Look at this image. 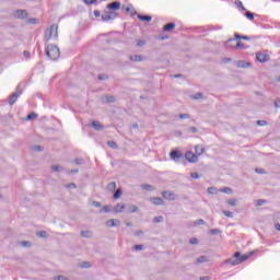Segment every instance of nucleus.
I'll return each mask as SVG.
<instances>
[{"label":"nucleus","instance_id":"obj_20","mask_svg":"<svg viewBox=\"0 0 280 280\" xmlns=\"http://www.w3.org/2000/svg\"><path fill=\"white\" fill-rule=\"evenodd\" d=\"M92 128H94V130H103L104 126L100 124V121H92Z\"/></svg>","mask_w":280,"mask_h":280},{"label":"nucleus","instance_id":"obj_19","mask_svg":"<svg viewBox=\"0 0 280 280\" xmlns=\"http://www.w3.org/2000/svg\"><path fill=\"white\" fill-rule=\"evenodd\" d=\"M226 205H229V207H237V199L236 198H229L225 200Z\"/></svg>","mask_w":280,"mask_h":280},{"label":"nucleus","instance_id":"obj_29","mask_svg":"<svg viewBox=\"0 0 280 280\" xmlns=\"http://www.w3.org/2000/svg\"><path fill=\"white\" fill-rule=\"evenodd\" d=\"M36 117H38V115L36 113H31L27 115L26 119L28 121H32V119H36Z\"/></svg>","mask_w":280,"mask_h":280},{"label":"nucleus","instance_id":"obj_10","mask_svg":"<svg viewBox=\"0 0 280 280\" xmlns=\"http://www.w3.org/2000/svg\"><path fill=\"white\" fill-rule=\"evenodd\" d=\"M15 19H27V11L25 10H18L13 13Z\"/></svg>","mask_w":280,"mask_h":280},{"label":"nucleus","instance_id":"obj_23","mask_svg":"<svg viewBox=\"0 0 280 280\" xmlns=\"http://www.w3.org/2000/svg\"><path fill=\"white\" fill-rule=\"evenodd\" d=\"M81 236L82 237H93V232L89 231V230H84V231H81Z\"/></svg>","mask_w":280,"mask_h":280},{"label":"nucleus","instance_id":"obj_63","mask_svg":"<svg viewBox=\"0 0 280 280\" xmlns=\"http://www.w3.org/2000/svg\"><path fill=\"white\" fill-rule=\"evenodd\" d=\"M98 80H106V75H100Z\"/></svg>","mask_w":280,"mask_h":280},{"label":"nucleus","instance_id":"obj_61","mask_svg":"<svg viewBox=\"0 0 280 280\" xmlns=\"http://www.w3.org/2000/svg\"><path fill=\"white\" fill-rule=\"evenodd\" d=\"M199 280H209V277L203 276V277H200Z\"/></svg>","mask_w":280,"mask_h":280},{"label":"nucleus","instance_id":"obj_41","mask_svg":"<svg viewBox=\"0 0 280 280\" xmlns=\"http://www.w3.org/2000/svg\"><path fill=\"white\" fill-rule=\"evenodd\" d=\"M37 237H47V232L45 231L37 232Z\"/></svg>","mask_w":280,"mask_h":280},{"label":"nucleus","instance_id":"obj_31","mask_svg":"<svg viewBox=\"0 0 280 280\" xmlns=\"http://www.w3.org/2000/svg\"><path fill=\"white\" fill-rule=\"evenodd\" d=\"M121 198V189L116 190L114 194V200H119Z\"/></svg>","mask_w":280,"mask_h":280},{"label":"nucleus","instance_id":"obj_40","mask_svg":"<svg viewBox=\"0 0 280 280\" xmlns=\"http://www.w3.org/2000/svg\"><path fill=\"white\" fill-rule=\"evenodd\" d=\"M220 229H213V230H210V234L211 235H220Z\"/></svg>","mask_w":280,"mask_h":280},{"label":"nucleus","instance_id":"obj_7","mask_svg":"<svg viewBox=\"0 0 280 280\" xmlns=\"http://www.w3.org/2000/svg\"><path fill=\"white\" fill-rule=\"evenodd\" d=\"M114 213H126V203L118 202L114 206Z\"/></svg>","mask_w":280,"mask_h":280},{"label":"nucleus","instance_id":"obj_60","mask_svg":"<svg viewBox=\"0 0 280 280\" xmlns=\"http://www.w3.org/2000/svg\"><path fill=\"white\" fill-rule=\"evenodd\" d=\"M275 229H276V231H280V224H279V223H276V224H275Z\"/></svg>","mask_w":280,"mask_h":280},{"label":"nucleus","instance_id":"obj_25","mask_svg":"<svg viewBox=\"0 0 280 280\" xmlns=\"http://www.w3.org/2000/svg\"><path fill=\"white\" fill-rule=\"evenodd\" d=\"M254 205H255V207H264V205H266V200L256 199V200H254Z\"/></svg>","mask_w":280,"mask_h":280},{"label":"nucleus","instance_id":"obj_42","mask_svg":"<svg viewBox=\"0 0 280 280\" xmlns=\"http://www.w3.org/2000/svg\"><path fill=\"white\" fill-rule=\"evenodd\" d=\"M192 100H202V93H196L192 95Z\"/></svg>","mask_w":280,"mask_h":280},{"label":"nucleus","instance_id":"obj_47","mask_svg":"<svg viewBox=\"0 0 280 280\" xmlns=\"http://www.w3.org/2000/svg\"><path fill=\"white\" fill-rule=\"evenodd\" d=\"M86 5H92V3H95L97 0H83Z\"/></svg>","mask_w":280,"mask_h":280},{"label":"nucleus","instance_id":"obj_43","mask_svg":"<svg viewBox=\"0 0 280 280\" xmlns=\"http://www.w3.org/2000/svg\"><path fill=\"white\" fill-rule=\"evenodd\" d=\"M188 132H191L192 135H196L198 132V128L196 127H189Z\"/></svg>","mask_w":280,"mask_h":280},{"label":"nucleus","instance_id":"obj_26","mask_svg":"<svg viewBox=\"0 0 280 280\" xmlns=\"http://www.w3.org/2000/svg\"><path fill=\"white\" fill-rule=\"evenodd\" d=\"M128 211L129 213H137V211H139V207L132 205L128 207Z\"/></svg>","mask_w":280,"mask_h":280},{"label":"nucleus","instance_id":"obj_53","mask_svg":"<svg viewBox=\"0 0 280 280\" xmlns=\"http://www.w3.org/2000/svg\"><path fill=\"white\" fill-rule=\"evenodd\" d=\"M234 47H235V49H242L243 44L241 42H238Z\"/></svg>","mask_w":280,"mask_h":280},{"label":"nucleus","instance_id":"obj_38","mask_svg":"<svg viewBox=\"0 0 280 280\" xmlns=\"http://www.w3.org/2000/svg\"><path fill=\"white\" fill-rule=\"evenodd\" d=\"M107 145H108L109 148H113V150H116V148H117V143H116L115 141H108V142H107Z\"/></svg>","mask_w":280,"mask_h":280},{"label":"nucleus","instance_id":"obj_22","mask_svg":"<svg viewBox=\"0 0 280 280\" xmlns=\"http://www.w3.org/2000/svg\"><path fill=\"white\" fill-rule=\"evenodd\" d=\"M174 27H176L175 23H168V24L164 25L163 30H164V32H172V30H174Z\"/></svg>","mask_w":280,"mask_h":280},{"label":"nucleus","instance_id":"obj_18","mask_svg":"<svg viewBox=\"0 0 280 280\" xmlns=\"http://www.w3.org/2000/svg\"><path fill=\"white\" fill-rule=\"evenodd\" d=\"M119 8H121L120 2H112L107 4V10H119Z\"/></svg>","mask_w":280,"mask_h":280},{"label":"nucleus","instance_id":"obj_8","mask_svg":"<svg viewBox=\"0 0 280 280\" xmlns=\"http://www.w3.org/2000/svg\"><path fill=\"white\" fill-rule=\"evenodd\" d=\"M162 198H164V200L172 201V200H176L177 196L172 191H163Z\"/></svg>","mask_w":280,"mask_h":280},{"label":"nucleus","instance_id":"obj_55","mask_svg":"<svg viewBox=\"0 0 280 280\" xmlns=\"http://www.w3.org/2000/svg\"><path fill=\"white\" fill-rule=\"evenodd\" d=\"M190 244H192V245L198 244V238H190Z\"/></svg>","mask_w":280,"mask_h":280},{"label":"nucleus","instance_id":"obj_6","mask_svg":"<svg viewBox=\"0 0 280 280\" xmlns=\"http://www.w3.org/2000/svg\"><path fill=\"white\" fill-rule=\"evenodd\" d=\"M185 159L188 161V163H198V155L196 153H192L191 151H187L185 153Z\"/></svg>","mask_w":280,"mask_h":280},{"label":"nucleus","instance_id":"obj_57","mask_svg":"<svg viewBox=\"0 0 280 280\" xmlns=\"http://www.w3.org/2000/svg\"><path fill=\"white\" fill-rule=\"evenodd\" d=\"M275 106H276V108H280V100H277V101L275 102Z\"/></svg>","mask_w":280,"mask_h":280},{"label":"nucleus","instance_id":"obj_59","mask_svg":"<svg viewBox=\"0 0 280 280\" xmlns=\"http://www.w3.org/2000/svg\"><path fill=\"white\" fill-rule=\"evenodd\" d=\"M94 16H96V19L100 18V16H101L100 11L95 10V11H94Z\"/></svg>","mask_w":280,"mask_h":280},{"label":"nucleus","instance_id":"obj_50","mask_svg":"<svg viewBox=\"0 0 280 280\" xmlns=\"http://www.w3.org/2000/svg\"><path fill=\"white\" fill-rule=\"evenodd\" d=\"M195 224L197 225L205 224V220L198 219L197 221H195Z\"/></svg>","mask_w":280,"mask_h":280},{"label":"nucleus","instance_id":"obj_54","mask_svg":"<svg viewBox=\"0 0 280 280\" xmlns=\"http://www.w3.org/2000/svg\"><path fill=\"white\" fill-rule=\"evenodd\" d=\"M163 221V217H155L154 218V222H162Z\"/></svg>","mask_w":280,"mask_h":280},{"label":"nucleus","instance_id":"obj_39","mask_svg":"<svg viewBox=\"0 0 280 280\" xmlns=\"http://www.w3.org/2000/svg\"><path fill=\"white\" fill-rule=\"evenodd\" d=\"M246 19H248L249 21H253V19H255V15L252 12H246L245 13Z\"/></svg>","mask_w":280,"mask_h":280},{"label":"nucleus","instance_id":"obj_24","mask_svg":"<svg viewBox=\"0 0 280 280\" xmlns=\"http://www.w3.org/2000/svg\"><path fill=\"white\" fill-rule=\"evenodd\" d=\"M138 19L140 21H144L147 23H150V21H152V16H150V15H138Z\"/></svg>","mask_w":280,"mask_h":280},{"label":"nucleus","instance_id":"obj_64","mask_svg":"<svg viewBox=\"0 0 280 280\" xmlns=\"http://www.w3.org/2000/svg\"><path fill=\"white\" fill-rule=\"evenodd\" d=\"M126 226H132V223L127 222V223H126Z\"/></svg>","mask_w":280,"mask_h":280},{"label":"nucleus","instance_id":"obj_44","mask_svg":"<svg viewBox=\"0 0 280 280\" xmlns=\"http://www.w3.org/2000/svg\"><path fill=\"white\" fill-rule=\"evenodd\" d=\"M142 189H145V191H152L154 188L151 185H143Z\"/></svg>","mask_w":280,"mask_h":280},{"label":"nucleus","instance_id":"obj_15","mask_svg":"<svg viewBox=\"0 0 280 280\" xmlns=\"http://www.w3.org/2000/svg\"><path fill=\"white\" fill-rule=\"evenodd\" d=\"M236 67L238 69H248L250 67V62H248L246 60H240L236 62Z\"/></svg>","mask_w":280,"mask_h":280},{"label":"nucleus","instance_id":"obj_51","mask_svg":"<svg viewBox=\"0 0 280 280\" xmlns=\"http://www.w3.org/2000/svg\"><path fill=\"white\" fill-rule=\"evenodd\" d=\"M92 205L93 207H96V208L102 207V203L100 201H93Z\"/></svg>","mask_w":280,"mask_h":280},{"label":"nucleus","instance_id":"obj_5","mask_svg":"<svg viewBox=\"0 0 280 280\" xmlns=\"http://www.w3.org/2000/svg\"><path fill=\"white\" fill-rule=\"evenodd\" d=\"M120 225H121V221H119V219H109L105 222V226L107 229H115Z\"/></svg>","mask_w":280,"mask_h":280},{"label":"nucleus","instance_id":"obj_17","mask_svg":"<svg viewBox=\"0 0 280 280\" xmlns=\"http://www.w3.org/2000/svg\"><path fill=\"white\" fill-rule=\"evenodd\" d=\"M195 154L197 158L201 156V154H205V147L200 144L195 145Z\"/></svg>","mask_w":280,"mask_h":280},{"label":"nucleus","instance_id":"obj_56","mask_svg":"<svg viewBox=\"0 0 280 280\" xmlns=\"http://www.w3.org/2000/svg\"><path fill=\"white\" fill-rule=\"evenodd\" d=\"M257 125H258V126H266V120H258V121H257Z\"/></svg>","mask_w":280,"mask_h":280},{"label":"nucleus","instance_id":"obj_21","mask_svg":"<svg viewBox=\"0 0 280 280\" xmlns=\"http://www.w3.org/2000/svg\"><path fill=\"white\" fill-rule=\"evenodd\" d=\"M207 261H209V256L197 257V264H207Z\"/></svg>","mask_w":280,"mask_h":280},{"label":"nucleus","instance_id":"obj_12","mask_svg":"<svg viewBox=\"0 0 280 280\" xmlns=\"http://www.w3.org/2000/svg\"><path fill=\"white\" fill-rule=\"evenodd\" d=\"M21 96V91L20 90H16L12 96L10 97L9 100V104H15L16 103V100H19V97Z\"/></svg>","mask_w":280,"mask_h":280},{"label":"nucleus","instance_id":"obj_14","mask_svg":"<svg viewBox=\"0 0 280 280\" xmlns=\"http://www.w3.org/2000/svg\"><path fill=\"white\" fill-rule=\"evenodd\" d=\"M129 60H131V62H143L145 60V57L141 55H132L129 57Z\"/></svg>","mask_w":280,"mask_h":280},{"label":"nucleus","instance_id":"obj_32","mask_svg":"<svg viewBox=\"0 0 280 280\" xmlns=\"http://www.w3.org/2000/svg\"><path fill=\"white\" fill-rule=\"evenodd\" d=\"M235 36V38H237V39H242V40H250V37L249 36H242V35H240V34H235L234 35Z\"/></svg>","mask_w":280,"mask_h":280},{"label":"nucleus","instance_id":"obj_62","mask_svg":"<svg viewBox=\"0 0 280 280\" xmlns=\"http://www.w3.org/2000/svg\"><path fill=\"white\" fill-rule=\"evenodd\" d=\"M30 23H31L32 25H35L36 20H35V19H31V20H30Z\"/></svg>","mask_w":280,"mask_h":280},{"label":"nucleus","instance_id":"obj_48","mask_svg":"<svg viewBox=\"0 0 280 280\" xmlns=\"http://www.w3.org/2000/svg\"><path fill=\"white\" fill-rule=\"evenodd\" d=\"M55 280H67V277H65V276H56Z\"/></svg>","mask_w":280,"mask_h":280},{"label":"nucleus","instance_id":"obj_58","mask_svg":"<svg viewBox=\"0 0 280 280\" xmlns=\"http://www.w3.org/2000/svg\"><path fill=\"white\" fill-rule=\"evenodd\" d=\"M115 187H116V184H115V183H110V184L108 185V188H109V189H115Z\"/></svg>","mask_w":280,"mask_h":280},{"label":"nucleus","instance_id":"obj_13","mask_svg":"<svg viewBox=\"0 0 280 280\" xmlns=\"http://www.w3.org/2000/svg\"><path fill=\"white\" fill-rule=\"evenodd\" d=\"M180 156H183V153L180 151L173 150L170 153V158L172 161H176V160L180 159Z\"/></svg>","mask_w":280,"mask_h":280},{"label":"nucleus","instance_id":"obj_27","mask_svg":"<svg viewBox=\"0 0 280 280\" xmlns=\"http://www.w3.org/2000/svg\"><path fill=\"white\" fill-rule=\"evenodd\" d=\"M52 172H62V166L55 164L51 166Z\"/></svg>","mask_w":280,"mask_h":280},{"label":"nucleus","instance_id":"obj_45","mask_svg":"<svg viewBox=\"0 0 280 280\" xmlns=\"http://www.w3.org/2000/svg\"><path fill=\"white\" fill-rule=\"evenodd\" d=\"M105 100H106V102H108L109 104H112V102H115L114 96H106Z\"/></svg>","mask_w":280,"mask_h":280},{"label":"nucleus","instance_id":"obj_9","mask_svg":"<svg viewBox=\"0 0 280 280\" xmlns=\"http://www.w3.org/2000/svg\"><path fill=\"white\" fill-rule=\"evenodd\" d=\"M256 58H257L258 62H268V60H270V56H268V54H264V52H258L256 55Z\"/></svg>","mask_w":280,"mask_h":280},{"label":"nucleus","instance_id":"obj_37","mask_svg":"<svg viewBox=\"0 0 280 280\" xmlns=\"http://www.w3.org/2000/svg\"><path fill=\"white\" fill-rule=\"evenodd\" d=\"M21 246H24L25 248H30V246H32V243L30 241H23L21 242Z\"/></svg>","mask_w":280,"mask_h":280},{"label":"nucleus","instance_id":"obj_49","mask_svg":"<svg viewBox=\"0 0 280 280\" xmlns=\"http://www.w3.org/2000/svg\"><path fill=\"white\" fill-rule=\"evenodd\" d=\"M135 250H143V245H135Z\"/></svg>","mask_w":280,"mask_h":280},{"label":"nucleus","instance_id":"obj_4","mask_svg":"<svg viewBox=\"0 0 280 280\" xmlns=\"http://www.w3.org/2000/svg\"><path fill=\"white\" fill-rule=\"evenodd\" d=\"M117 19V12L115 11H105L102 14V21H115Z\"/></svg>","mask_w":280,"mask_h":280},{"label":"nucleus","instance_id":"obj_34","mask_svg":"<svg viewBox=\"0 0 280 280\" xmlns=\"http://www.w3.org/2000/svg\"><path fill=\"white\" fill-rule=\"evenodd\" d=\"M208 194H211V195L218 194V188H215V187H209V188H208Z\"/></svg>","mask_w":280,"mask_h":280},{"label":"nucleus","instance_id":"obj_35","mask_svg":"<svg viewBox=\"0 0 280 280\" xmlns=\"http://www.w3.org/2000/svg\"><path fill=\"white\" fill-rule=\"evenodd\" d=\"M178 119H190V115L189 114H179L178 116Z\"/></svg>","mask_w":280,"mask_h":280},{"label":"nucleus","instance_id":"obj_36","mask_svg":"<svg viewBox=\"0 0 280 280\" xmlns=\"http://www.w3.org/2000/svg\"><path fill=\"white\" fill-rule=\"evenodd\" d=\"M223 215H225L226 218H233V212L229 211V210H223L222 211Z\"/></svg>","mask_w":280,"mask_h":280},{"label":"nucleus","instance_id":"obj_30","mask_svg":"<svg viewBox=\"0 0 280 280\" xmlns=\"http://www.w3.org/2000/svg\"><path fill=\"white\" fill-rule=\"evenodd\" d=\"M144 45H145V40H143V39L136 40V47H143Z\"/></svg>","mask_w":280,"mask_h":280},{"label":"nucleus","instance_id":"obj_33","mask_svg":"<svg viewBox=\"0 0 280 280\" xmlns=\"http://www.w3.org/2000/svg\"><path fill=\"white\" fill-rule=\"evenodd\" d=\"M80 268H91V262L89 261H83V262H80Z\"/></svg>","mask_w":280,"mask_h":280},{"label":"nucleus","instance_id":"obj_11","mask_svg":"<svg viewBox=\"0 0 280 280\" xmlns=\"http://www.w3.org/2000/svg\"><path fill=\"white\" fill-rule=\"evenodd\" d=\"M149 202H151V205H155L156 207H161L164 205L163 200L161 199V197H151L149 199Z\"/></svg>","mask_w":280,"mask_h":280},{"label":"nucleus","instance_id":"obj_3","mask_svg":"<svg viewBox=\"0 0 280 280\" xmlns=\"http://www.w3.org/2000/svg\"><path fill=\"white\" fill-rule=\"evenodd\" d=\"M46 56H48L50 60H58L60 58V48L56 45L48 44L46 46Z\"/></svg>","mask_w":280,"mask_h":280},{"label":"nucleus","instance_id":"obj_28","mask_svg":"<svg viewBox=\"0 0 280 280\" xmlns=\"http://www.w3.org/2000/svg\"><path fill=\"white\" fill-rule=\"evenodd\" d=\"M220 191L222 194H229V195L233 194V189H231L229 187H224V188L220 189Z\"/></svg>","mask_w":280,"mask_h":280},{"label":"nucleus","instance_id":"obj_52","mask_svg":"<svg viewBox=\"0 0 280 280\" xmlns=\"http://www.w3.org/2000/svg\"><path fill=\"white\" fill-rule=\"evenodd\" d=\"M68 189H75V184L71 183L67 185Z\"/></svg>","mask_w":280,"mask_h":280},{"label":"nucleus","instance_id":"obj_16","mask_svg":"<svg viewBox=\"0 0 280 280\" xmlns=\"http://www.w3.org/2000/svg\"><path fill=\"white\" fill-rule=\"evenodd\" d=\"M101 213H115V208L110 205L103 206Z\"/></svg>","mask_w":280,"mask_h":280},{"label":"nucleus","instance_id":"obj_46","mask_svg":"<svg viewBox=\"0 0 280 280\" xmlns=\"http://www.w3.org/2000/svg\"><path fill=\"white\" fill-rule=\"evenodd\" d=\"M190 176H191V178H194V179L200 178V175H199L198 173H196V172L191 173Z\"/></svg>","mask_w":280,"mask_h":280},{"label":"nucleus","instance_id":"obj_1","mask_svg":"<svg viewBox=\"0 0 280 280\" xmlns=\"http://www.w3.org/2000/svg\"><path fill=\"white\" fill-rule=\"evenodd\" d=\"M255 255V252H249L248 254L242 255L240 252H236L232 258H229L226 260V264L229 266H238V264H242V261H246V259H250Z\"/></svg>","mask_w":280,"mask_h":280},{"label":"nucleus","instance_id":"obj_2","mask_svg":"<svg viewBox=\"0 0 280 280\" xmlns=\"http://www.w3.org/2000/svg\"><path fill=\"white\" fill-rule=\"evenodd\" d=\"M44 38L46 43H49V40H58V25L52 24L50 27L46 28Z\"/></svg>","mask_w":280,"mask_h":280}]
</instances>
